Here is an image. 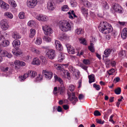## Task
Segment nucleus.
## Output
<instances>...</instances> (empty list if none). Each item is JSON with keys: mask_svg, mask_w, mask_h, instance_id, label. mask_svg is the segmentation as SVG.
<instances>
[{"mask_svg": "<svg viewBox=\"0 0 127 127\" xmlns=\"http://www.w3.org/2000/svg\"><path fill=\"white\" fill-rule=\"evenodd\" d=\"M100 31L105 34L111 32L113 31V28L110 24L106 22H101L99 26Z\"/></svg>", "mask_w": 127, "mask_h": 127, "instance_id": "obj_1", "label": "nucleus"}, {"mask_svg": "<svg viewBox=\"0 0 127 127\" xmlns=\"http://www.w3.org/2000/svg\"><path fill=\"white\" fill-rule=\"evenodd\" d=\"M59 25L61 30L64 32L71 30L73 27V24L71 22L65 20L60 21Z\"/></svg>", "mask_w": 127, "mask_h": 127, "instance_id": "obj_2", "label": "nucleus"}, {"mask_svg": "<svg viewBox=\"0 0 127 127\" xmlns=\"http://www.w3.org/2000/svg\"><path fill=\"white\" fill-rule=\"evenodd\" d=\"M112 8L116 12L120 13H122L124 12L123 8L119 4L117 3H115L113 5Z\"/></svg>", "mask_w": 127, "mask_h": 127, "instance_id": "obj_3", "label": "nucleus"}, {"mask_svg": "<svg viewBox=\"0 0 127 127\" xmlns=\"http://www.w3.org/2000/svg\"><path fill=\"white\" fill-rule=\"evenodd\" d=\"M46 56L49 59H53L54 58L56 55L54 50L48 49L46 50Z\"/></svg>", "mask_w": 127, "mask_h": 127, "instance_id": "obj_4", "label": "nucleus"}, {"mask_svg": "<svg viewBox=\"0 0 127 127\" xmlns=\"http://www.w3.org/2000/svg\"><path fill=\"white\" fill-rule=\"evenodd\" d=\"M42 74L46 78L48 79H51L53 76L52 72L47 70H43L42 71Z\"/></svg>", "mask_w": 127, "mask_h": 127, "instance_id": "obj_5", "label": "nucleus"}, {"mask_svg": "<svg viewBox=\"0 0 127 127\" xmlns=\"http://www.w3.org/2000/svg\"><path fill=\"white\" fill-rule=\"evenodd\" d=\"M37 3V0H28L27 5L29 8H33L36 5Z\"/></svg>", "mask_w": 127, "mask_h": 127, "instance_id": "obj_6", "label": "nucleus"}, {"mask_svg": "<svg viewBox=\"0 0 127 127\" xmlns=\"http://www.w3.org/2000/svg\"><path fill=\"white\" fill-rule=\"evenodd\" d=\"M47 7L48 9L50 11L53 10L55 9L56 5L53 0H50L48 2L47 4Z\"/></svg>", "mask_w": 127, "mask_h": 127, "instance_id": "obj_7", "label": "nucleus"}, {"mask_svg": "<svg viewBox=\"0 0 127 127\" xmlns=\"http://www.w3.org/2000/svg\"><path fill=\"white\" fill-rule=\"evenodd\" d=\"M43 30L44 31V33L46 35H50V34L53 33L52 30L47 25L42 27Z\"/></svg>", "mask_w": 127, "mask_h": 127, "instance_id": "obj_8", "label": "nucleus"}, {"mask_svg": "<svg viewBox=\"0 0 127 127\" xmlns=\"http://www.w3.org/2000/svg\"><path fill=\"white\" fill-rule=\"evenodd\" d=\"M0 25L2 29L4 30H7L9 27L7 21L6 19H3L1 21Z\"/></svg>", "mask_w": 127, "mask_h": 127, "instance_id": "obj_9", "label": "nucleus"}, {"mask_svg": "<svg viewBox=\"0 0 127 127\" xmlns=\"http://www.w3.org/2000/svg\"><path fill=\"white\" fill-rule=\"evenodd\" d=\"M36 18L40 21L46 22L48 20V17L45 15L39 14L35 17Z\"/></svg>", "mask_w": 127, "mask_h": 127, "instance_id": "obj_10", "label": "nucleus"}, {"mask_svg": "<svg viewBox=\"0 0 127 127\" xmlns=\"http://www.w3.org/2000/svg\"><path fill=\"white\" fill-rule=\"evenodd\" d=\"M67 49L68 52L69 54H74L75 53V49L73 47L69 44H67L66 45Z\"/></svg>", "mask_w": 127, "mask_h": 127, "instance_id": "obj_11", "label": "nucleus"}, {"mask_svg": "<svg viewBox=\"0 0 127 127\" xmlns=\"http://www.w3.org/2000/svg\"><path fill=\"white\" fill-rule=\"evenodd\" d=\"M55 44L56 49L57 50L62 51L63 50V47L60 42L59 41L57 40L55 41Z\"/></svg>", "mask_w": 127, "mask_h": 127, "instance_id": "obj_12", "label": "nucleus"}, {"mask_svg": "<svg viewBox=\"0 0 127 127\" xmlns=\"http://www.w3.org/2000/svg\"><path fill=\"white\" fill-rule=\"evenodd\" d=\"M13 45L15 48V49H18L20 47V42L19 40H14L12 43Z\"/></svg>", "mask_w": 127, "mask_h": 127, "instance_id": "obj_13", "label": "nucleus"}, {"mask_svg": "<svg viewBox=\"0 0 127 127\" xmlns=\"http://www.w3.org/2000/svg\"><path fill=\"white\" fill-rule=\"evenodd\" d=\"M27 74L28 75V77H30L31 78L34 77L37 75V73L34 71L29 70Z\"/></svg>", "mask_w": 127, "mask_h": 127, "instance_id": "obj_14", "label": "nucleus"}, {"mask_svg": "<svg viewBox=\"0 0 127 127\" xmlns=\"http://www.w3.org/2000/svg\"><path fill=\"white\" fill-rule=\"evenodd\" d=\"M9 44V41L7 40L4 39L2 40L1 42H0V45L1 46L4 47L8 45Z\"/></svg>", "mask_w": 127, "mask_h": 127, "instance_id": "obj_15", "label": "nucleus"}, {"mask_svg": "<svg viewBox=\"0 0 127 127\" xmlns=\"http://www.w3.org/2000/svg\"><path fill=\"white\" fill-rule=\"evenodd\" d=\"M121 37L123 39H126L127 37V28H125L122 31L121 34Z\"/></svg>", "mask_w": 127, "mask_h": 127, "instance_id": "obj_16", "label": "nucleus"}, {"mask_svg": "<svg viewBox=\"0 0 127 127\" xmlns=\"http://www.w3.org/2000/svg\"><path fill=\"white\" fill-rule=\"evenodd\" d=\"M101 4L102 6V8L103 9L107 10L109 9V6L106 2L102 1Z\"/></svg>", "mask_w": 127, "mask_h": 127, "instance_id": "obj_17", "label": "nucleus"}, {"mask_svg": "<svg viewBox=\"0 0 127 127\" xmlns=\"http://www.w3.org/2000/svg\"><path fill=\"white\" fill-rule=\"evenodd\" d=\"M13 38L15 39H18L21 38V36L19 33L16 32H13L12 33Z\"/></svg>", "mask_w": 127, "mask_h": 127, "instance_id": "obj_18", "label": "nucleus"}, {"mask_svg": "<svg viewBox=\"0 0 127 127\" xmlns=\"http://www.w3.org/2000/svg\"><path fill=\"white\" fill-rule=\"evenodd\" d=\"M40 62L38 59L37 58H34L32 62V64L36 65H39L40 64Z\"/></svg>", "mask_w": 127, "mask_h": 127, "instance_id": "obj_19", "label": "nucleus"}, {"mask_svg": "<svg viewBox=\"0 0 127 127\" xmlns=\"http://www.w3.org/2000/svg\"><path fill=\"white\" fill-rule=\"evenodd\" d=\"M112 50V49H107L104 51V53L105 55V57L106 58L108 57Z\"/></svg>", "mask_w": 127, "mask_h": 127, "instance_id": "obj_20", "label": "nucleus"}, {"mask_svg": "<svg viewBox=\"0 0 127 127\" xmlns=\"http://www.w3.org/2000/svg\"><path fill=\"white\" fill-rule=\"evenodd\" d=\"M88 78L89 79V82L91 84L92 82H95V75L94 74H92L89 75Z\"/></svg>", "mask_w": 127, "mask_h": 127, "instance_id": "obj_21", "label": "nucleus"}, {"mask_svg": "<svg viewBox=\"0 0 127 127\" xmlns=\"http://www.w3.org/2000/svg\"><path fill=\"white\" fill-rule=\"evenodd\" d=\"M14 64L17 65L19 64L21 66H24L25 65V63L24 62L20 61L19 60H16Z\"/></svg>", "mask_w": 127, "mask_h": 127, "instance_id": "obj_22", "label": "nucleus"}, {"mask_svg": "<svg viewBox=\"0 0 127 127\" xmlns=\"http://www.w3.org/2000/svg\"><path fill=\"white\" fill-rule=\"evenodd\" d=\"M67 38L66 35L64 34L59 35L58 36V38L60 40L63 41Z\"/></svg>", "mask_w": 127, "mask_h": 127, "instance_id": "obj_23", "label": "nucleus"}, {"mask_svg": "<svg viewBox=\"0 0 127 127\" xmlns=\"http://www.w3.org/2000/svg\"><path fill=\"white\" fill-rule=\"evenodd\" d=\"M55 80L59 82L61 84L63 83V82L62 80L60 77H58L57 75H55L54 76Z\"/></svg>", "mask_w": 127, "mask_h": 127, "instance_id": "obj_24", "label": "nucleus"}, {"mask_svg": "<svg viewBox=\"0 0 127 127\" xmlns=\"http://www.w3.org/2000/svg\"><path fill=\"white\" fill-rule=\"evenodd\" d=\"M64 57L65 56L64 54L63 53H61L58 59V61L60 62H62L64 59Z\"/></svg>", "mask_w": 127, "mask_h": 127, "instance_id": "obj_25", "label": "nucleus"}, {"mask_svg": "<svg viewBox=\"0 0 127 127\" xmlns=\"http://www.w3.org/2000/svg\"><path fill=\"white\" fill-rule=\"evenodd\" d=\"M88 10L87 9H86L83 6L81 8L82 13L84 15L88 14Z\"/></svg>", "mask_w": 127, "mask_h": 127, "instance_id": "obj_26", "label": "nucleus"}, {"mask_svg": "<svg viewBox=\"0 0 127 127\" xmlns=\"http://www.w3.org/2000/svg\"><path fill=\"white\" fill-rule=\"evenodd\" d=\"M83 4L85 6L88 8L91 7L92 4L88 0L85 1L84 2Z\"/></svg>", "mask_w": 127, "mask_h": 127, "instance_id": "obj_27", "label": "nucleus"}, {"mask_svg": "<svg viewBox=\"0 0 127 127\" xmlns=\"http://www.w3.org/2000/svg\"><path fill=\"white\" fill-rule=\"evenodd\" d=\"M30 33L29 36L31 38L33 37L35 34V30L34 29H32L30 30Z\"/></svg>", "mask_w": 127, "mask_h": 127, "instance_id": "obj_28", "label": "nucleus"}, {"mask_svg": "<svg viewBox=\"0 0 127 127\" xmlns=\"http://www.w3.org/2000/svg\"><path fill=\"white\" fill-rule=\"evenodd\" d=\"M8 3L13 7H16L17 4L14 0H8Z\"/></svg>", "mask_w": 127, "mask_h": 127, "instance_id": "obj_29", "label": "nucleus"}, {"mask_svg": "<svg viewBox=\"0 0 127 127\" xmlns=\"http://www.w3.org/2000/svg\"><path fill=\"white\" fill-rule=\"evenodd\" d=\"M58 91L60 93V94L61 95H63L65 89L64 87H58Z\"/></svg>", "mask_w": 127, "mask_h": 127, "instance_id": "obj_30", "label": "nucleus"}, {"mask_svg": "<svg viewBox=\"0 0 127 127\" xmlns=\"http://www.w3.org/2000/svg\"><path fill=\"white\" fill-rule=\"evenodd\" d=\"M4 15L5 16L7 17L10 19H12L13 17L12 14L9 12H5L4 13Z\"/></svg>", "mask_w": 127, "mask_h": 127, "instance_id": "obj_31", "label": "nucleus"}, {"mask_svg": "<svg viewBox=\"0 0 127 127\" xmlns=\"http://www.w3.org/2000/svg\"><path fill=\"white\" fill-rule=\"evenodd\" d=\"M9 7L8 5L5 2H4L1 6V8L6 10L9 8Z\"/></svg>", "mask_w": 127, "mask_h": 127, "instance_id": "obj_32", "label": "nucleus"}, {"mask_svg": "<svg viewBox=\"0 0 127 127\" xmlns=\"http://www.w3.org/2000/svg\"><path fill=\"white\" fill-rule=\"evenodd\" d=\"M28 77V75L27 74V73L25 74L23 76H21L19 77L20 81H23L26 79Z\"/></svg>", "mask_w": 127, "mask_h": 127, "instance_id": "obj_33", "label": "nucleus"}, {"mask_svg": "<svg viewBox=\"0 0 127 127\" xmlns=\"http://www.w3.org/2000/svg\"><path fill=\"white\" fill-rule=\"evenodd\" d=\"M35 42L36 44L38 45L40 44L42 42V40L41 38L39 37H37Z\"/></svg>", "mask_w": 127, "mask_h": 127, "instance_id": "obj_34", "label": "nucleus"}, {"mask_svg": "<svg viewBox=\"0 0 127 127\" xmlns=\"http://www.w3.org/2000/svg\"><path fill=\"white\" fill-rule=\"evenodd\" d=\"M49 35H46L45 36H44L43 37V39L44 40L46 41L47 42H49L51 41V38L48 37V36Z\"/></svg>", "mask_w": 127, "mask_h": 127, "instance_id": "obj_35", "label": "nucleus"}, {"mask_svg": "<svg viewBox=\"0 0 127 127\" xmlns=\"http://www.w3.org/2000/svg\"><path fill=\"white\" fill-rule=\"evenodd\" d=\"M42 77V76L41 75L39 74V76L37 77L34 81L35 82H39L43 79Z\"/></svg>", "mask_w": 127, "mask_h": 127, "instance_id": "obj_36", "label": "nucleus"}, {"mask_svg": "<svg viewBox=\"0 0 127 127\" xmlns=\"http://www.w3.org/2000/svg\"><path fill=\"white\" fill-rule=\"evenodd\" d=\"M68 69L71 72H73L74 73L75 72H76L75 68L71 65H69L68 67Z\"/></svg>", "mask_w": 127, "mask_h": 127, "instance_id": "obj_37", "label": "nucleus"}, {"mask_svg": "<svg viewBox=\"0 0 127 127\" xmlns=\"http://www.w3.org/2000/svg\"><path fill=\"white\" fill-rule=\"evenodd\" d=\"M71 6L73 7H76L77 5V3L75 0H71L70 2Z\"/></svg>", "mask_w": 127, "mask_h": 127, "instance_id": "obj_38", "label": "nucleus"}, {"mask_svg": "<svg viewBox=\"0 0 127 127\" xmlns=\"http://www.w3.org/2000/svg\"><path fill=\"white\" fill-rule=\"evenodd\" d=\"M15 50H13L12 51V52L14 55L17 56L21 54V52L17 51L18 49H15Z\"/></svg>", "mask_w": 127, "mask_h": 127, "instance_id": "obj_39", "label": "nucleus"}, {"mask_svg": "<svg viewBox=\"0 0 127 127\" xmlns=\"http://www.w3.org/2000/svg\"><path fill=\"white\" fill-rule=\"evenodd\" d=\"M75 32L76 33L78 34H79L83 32V30L82 29L79 28L76 29Z\"/></svg>", "mask_w": 127, "mask_h": 127, "instance_id": "obj_40", "label": "nucleus"}, {"mask_svg": "<svg viewBox=\"0 0 127 127\" xmlns=\"http://www.w3.org/2000/svg\"><path fill=\"white\" fill-rule=\"evenodd\" d=\"M115 93L117 95L120 94L121 92V88L120 87L114 90Z\"/></svg>", "mask_w": 127, "mask_h": 127, "instance_id": "obj_41", "label": "nucleus"}, {"mask_svg": "<svg viewBox=\"0 0 127 127\" xmlns=\"http://www.w3.org/2000/svg\"><path fill=\"white\" fill-rule=\"evenodd\" d=\"M8 52L6 50H1V52L0 53L1 54L3 57L6 56H7Z\"/></svg>", "mask_w": 127, "mask_h": 127, "instance_id": "obj_42", "label": "nucleus"}, {"mask_svg": "<svg viewBox=\"0 0 127 127\" xmlns=\"http://www.w3.org/2000/svg\"><path fill=\"white\" fill-rule=\"evenodd\" d=\"M18 16L19 18L21 19H24L25 17L24 13L23 12H21L19 13Z\"/></svg>", "mask_w": 127, "mask_h": 127, "instance_id": "obj_43", "label": "nucleus"}, {"mask_svg": "<svg viewBox=\"0 0 127 127\" xmlns=\"http://www.w3.org/2000/svg\"><path fill=\"white\" fill-rule=\"evenodd\" d=\"M68 7L67 5H65L62 7V10L63 11H67L68 9Z\"/></svg>", "mask_w": 127, "mask_h": 127, "instance_id": "obj_44", "label": "nucleus"}, {"mask_svg": "<svg viewBox=\"0 0 127 127\" xmlns=\"http://www.w3.org/2000/svg\"><path fill=\"white\" fill-rule=\"evenodd\" d=\"M93 87L95 88L96 89L97 91L99 90L100 88V86L99 85H97L95 83L93 84Z\"/></svg>", "mask_w": 127, "mask_h": 127, "instance_id": "obj_45", "label": "nucleus"}, {"mask_svg": "<svg viewBox=\"0 0 127 127\" xmlns=\"http://www.w3.org/2000/svg\"><path fill=\"white\" fill-rule=\"evenodd\" d=\"M84 64L86 65H89L90 64V61L88 59H84L83 61Z\"/></svg>", "mask_w": 127, "mask_h": 127, "instance_id": "obj_46", "label": "nucleus"}, {"mask_svg": "<svg viewBox=\"0 0 127 127\" xmlns=\"http://www.w3.org/2000/svg\"><path fill=\"white\" fill-rule=\"evenodd\" d=\"M34 21L33 20H30L28 23V25L32 27L34 26Z\"/></svg>", "mask_w": 127, "mask_h": 127, "instance_id": "obj_47", "label": "nucleus"}, {"mask_svg": "<svg viewBox=\"0 0 127 127\" xmlns=\"http://www.w3.org/2000/svg\"><path fill=\"white\" fill-rule=\"evenodd\" d=\"M64 73H66V75L68 79H70L71 77L70 76V73L67 70H64Z\"/></svg>", "mask_w": 127, "mask_h": 127, "instance_id": "obj_48", "label": "nucleus"}, {"mask_svg": "<svg viewBox=\"0 0 127 127\" xmlns=\"http://www.w3.org/2000/svg\"><path fill=\"white\" fill-rule=\"evenodd\" d=\"M72 100H69L70 101H72V103L74 105H75L76 102L78 101V99L77 97H75L73 99H72Z\"/></svg>", "mask_w": 127, "mask_h": 127, "instance_id": "obj_49", "label": "nucleus"}, {"mask_svg": "<svg viewBox=\"0 0 127 127\" xmlns=\"http://www.w3.org/2000/svg\"><path fill=\"white\" fill-rule=\"evenodd\" d=\"M88 48L92 52H95V50L94 46H89L88 47Z\"/></svg>", "mask_w": 127, "mask_h": 127, "instance_id": "obj_50", "label": "nucleus"}, {"mask_svg": "<svg viewBox=\"0 0 127 127\" xmlns=\"http://www.w3.org/2000/svg\"><path fill=\"white\" fill-rule=\"evenodd\" d=\"M80 43L84 45H87L86 43V42L85 39H80Z\"/></svg>", "mask_w": 127, "mask_h": 127, "instance_id": "obj_51", "label": "nucleus"}, {"mask_svg": "<svg viewBox=\"0 0 127 127\" xmlns=\"http://www.w3.org/2000/svg\"><path fill=\"white\" fill-rule=\"evenodd\" d=\"M69 90L71 91H73L74 89V86L73 85H71L69 86Z\"/></svg>", "mask_w": 127, "mask_h": 127, "instance_id": "obj_52", "label": "nucleus"}, {"mask_svg": "<svg viewBox=\"0 0 127 127\" xmlns=\"http://www.w3.org/2000/svg\"><path fill=\"white\" fill-rule=\"evenodd\" d=\"M68 95L69 96V100H72L71 99H73L74 98H75V97H77L75 96V94L74 93H72V96L71 97H70V95L68 93Z\"/></svg>", "mask_w": 127, "mask_h": 127, "instance_id": "obj_53", "label": "nucleus"}, {"mask_svg": "<svg viewBox=\"0 0 127 127\" xmlns=\"http://www.w3.org/2000/svg\"><path fill=\"white\" fill-rule=\"evenodd\" d=\"M94 115L95 116H100L101 115L100 113L98 110H95L94 113Z\"/></svg>", "mask_w": 127, "mask_h": 127, "instance_id": "obj_54", "label": "nucleus"}, {"mask_svg": "<svg viewBox=\"0 0 127 127\" xmlns=\"http://www.w3.org/2000/svg\"><path fill=\"white\" fill-rule=\"evenodd\" d=\"M125 54V51L124 50H122L119 52V54L120 57L123 56Z\"/></svg>", "mask_w": 127, "mask_h": 127, "instance_id": "obj_55", "label": "nucleus"}, {"mask_svg": "<svg viewBox=\"0 0 127 127\" xmlns=\"http://www.w3.org/2000/svg\"><path fill=\"white\" fill-rule=\"evenodd\" d=\"M79 66L85 70H87V69L88 67L83 64H81L80 65H79Z\"/></svg>", "mask_w": 127, "mask_h": 127, "instance_id": "obj_56", "label": "nucleus"}, {"mask_svg": "<svg viewBox=\"0 0 127 127\" xmlns=\"http://www.w3.org/2000/svg\"><path fill=\"white\" fill-rule=\"evenodd\" d=\"M58 88L57 87H55L53 91V92L54 95H57L58 93Z\"/></svg>", "mask_w": 127, "mask_h": 127, "instance_id": "obj_57", "label": "nucleus"}, {"mask_svg": "<svg viewBox=\"0 0 127 127\" xmlns=\"http://www.w3.org/2000/svg\"><path fill=\"white\" fill-rule=\"evenodd\" d=\"M84 97V96L82 94H80L78 96V98L79 100H81L83 99Z\"/></svg>", "mask_w": 127, "mask_h": 127, "instance_id": "obj_58", "label": "nucleus"}, {"mask_svg": "<svg viewBox=\"0 0 127 127\" xmlns=\"http://www.w3.org/2000/svg\"><path fill=\"white\" fill-rule=\"evenodd\" d=\"M96 122L97 123L103 124L104 123L103 121V122H102V120L101 119H96Z\"/></svg>", "mask_w": 127, "mask_h": 127, "instance_id": "obj_59", "label": "nucleus"}, {"mask_svg": "<svg viewBox=\"0 0 127 127\" xmlns=\"http://www.w3.org/2000/svg\"><path fill=\"white\" fill-rule=\"evenodd\" d=\"M40 58L41 60V61L42 62L43 64H45V58L43 56H41L40 57Z\"/></svg>", "mask_w": 127, "mask_h": 127, "instance_id": "obj_60", "label": "nucleus"}, {"mask_svg": "<svg viewBox=\"0 0 127 127\" xmlns=\"http://www.w3.org/2000/svg\"><path fill=\"white\" fill-rule=\"evenodd\" d=\"M33 51L34 53H36L38 54H39L40 53V52L39 50L35 49H34Z\"/></svg>", "mask_w": 127, "mask_h": 127, "instance_id": "obj_61", "label": "nucleus"}, {"mask_svg": "<svg viewBox=\"0 0 127 127\" xmlns=\"http://www.w3.org/2000/svg\"><path fill=\"white\" fill-rule=\"evenodd\" d=\"M111 61H112L108 59H107L106 61V64H107L108 65L111 64V63H112Z\"/></svg>", "mask_w": 127, "mask_h": 127, "instance_id": "obj_62", "label": "nucleus"}, {"mask_svg": "<svg viewBox=\"0 0 127 127\" xmlns=\"http://www.w3.org/2000/svg\"><path fill=\"white\" fill-rule=\"evenodd\" d=\"M115 70L114 69L112 68L110 70V72H108L109 75H111L112 74V73L114 72Z\"/></svg>", "mask_w": 127, "mask_h": 127, "instance_id": "obj_63", "label": "nucleus"}, {"mask_svg": "<svg viewBox=\"0 0 127 127\" xmlns=\"http://www.w3.org/2000/svg\"><path fill=\"white\" fill-rule=\"evenodd\" d=\"M63 108L65 110H67L69 108V107L67 105H63Z\"/></svg>", "mask_w": 127, "mask_h": 127, "instance_id": "obj_64", "label": "nucleus"}]
</instances>
